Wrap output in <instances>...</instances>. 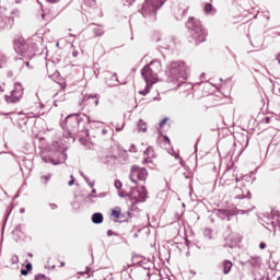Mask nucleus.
<instances>
[{
  "instance_id": "f257e3e1",
  "label": "nucleus",
  "mask_w": 280,
  "mask_h": 280,
  "mask_svg": "<svg viewBox=\"0 0 280 280\" xmlns=\"http://www.w3.org/2000/svg\"><path fill=\"white\" fill-rule=\"evenodd\" d=\"M61 128L65 130L63 135L67 139H79L82 145H86V138L89 137V130L86 129L84 119L78 114H71L66 117L61 122Z\"/></svg>"
},
{
  "instance_id": "f03ea898",
  "label": "nucleus",
  "mask_w": 280,
  "mask_h": 280,
  "mask_svg": "<svg viewBox=\"0 0 280 280\" xmlns=\"http://www.w3.org/2000/svg\"><path fill=\"white\" fill-rule=\"evenodd\" d=\"M191 70L184 61H173L171 62L165 71L166 82L168 84H176V82H180L183 80H187L189 78V73Z\"/></svg>"
},
{
  "instance_id": "7ed1b4c3",
  "label": "nucleus",
  "mask_w": 280,
  "mask_h": 280,
  "mask_svg": "<svg viewBox=\"0 0 280 280\" xmlns=\"http://www.w3.org/2000/svg\"><path fill=\"white\" fill-rule=\"evenodd\" d=\"M161 61L153 60L149 65L144 66L141 75L147 82V86L143 91H140V95H148L150 93V86L159 82V72L161 71Z\"/></svg>"
},
{
  "instance_id": "20e7f679",
  "label": "nucleus",
  "mask_w": 280,
  "mask_h": 280,
  "mask_svg": "<svg viewBox=\"0 0 280 280\" xmlns=\"http://www.w3.org/2000/svg\"><path fill=\"white\" fill-rule=\"evenodd\" d=\"M186 27L190 32V35L197 45H200V43H205V40H207V30L196 18H189L186 22Z\"/></svg>"
},
{
  "instance_id": "39448f33",
  "label": "nucleus",
  "mask_w": 280,
  "mask_h": 280,
  "mask_svg": "<svg viewBox=\"0 0 280 280\" xmlns=\"http://www.w3.org/2000/svg\"><path fill=\"white\" fill-rule=\"evenodd\" d=\"M51 158H43L44 163H52V165H60L67 161V153H65V148H60L58 142H55L51 148Z\"/></svg>"
},
{
  "instance_id": "423d86ee",
  "label": "nucleus",
  "mask_w": 280,
  "mask_h": 280,
  "mask_svg": "<svg viewBox=\"0 0 280 280\" xmlns=\"http://www.w3.org/2000/svg\"><path fill=\"white\" fill-rule=\"evenodd\" d=\"M165 1L167 0H145L142 4L140 13L142 16H144V19L148 16H156V11L163 8Z\"/></svg>"
},
{
  "instance_id": "0eeeda50",
  "label": "nucleus",
  "mask_w": 280,
  "mask_h": 280,
  "mask_svg": "<svg viewBox=\"0 0 280 280\" xmlns=\"http://www.w3.org/2000/svg\"><path fill=\"white\" fill-rule=\"evenodd\" d=\"M129 179L133 185H137L138 180L145 182L148 179V170L145 167L132 165L129 174Z\"/></svg>"
},
{
  "instance_id": "6e6552de",
  "label": "nucleus",
  "mask_w": 280,
  "mask_h": 280,
  "mask_svg": "<svg viewBox=\"0 0 280 280\" xmlns=\"http://www.w3.org/2000/svg\"><path fill=\"white\" fill-rule=\"evenodd\" d=\"M14 50L19 56H22V58H30L32 56L27 40L23 37H19L14 40Z\"/></svg>"
},
{
  "instance_id": "1a4fd4ad",
  "label": "nucleus",
  "mask_w": 280,
  "mask_h": 280,
  "mask_svg": "<svg viewBox=\"0 0 280 280\" xmlns=\"http://www.w3.org/2000/svg\"><path fill=\"white\" fill-rule=\"evenodd\" d=\"M23 85L21 83H15L11 94L5 95V102H8V104H19V102L23 100Z\"/></svg>"
},
{
  "instance_id": "9d476101",
  "label": "nucleus",
  "mask_w": 280,
  "mask_h": 280,
  "mask_svg": "<svg viewBox=\"0 0 280 280\" xmlns=\"http://www.w3.org/2000/svg\"><path fill=\"white\" fill-rule=\"evenodd\" d=\"M14 25V19L9 16L0 18V32H10Z\"/></svg>"
},
{
  "instance_id": "9b49d317",
  "label": "nucleus",
  "mask_w": 280,
  "mask_h": 280,
  "mask_svg": "<svg viewBox=\"0 0 280 280\" xmlns=\"http://www.w3.org/2000/svg\"><path fill=\"white\" fill-rule=\"evenodd\" d=\"M233 194H234V198H236V200H242V199H244V198H250V197H249V196H250V191L246 190L245 187L242 188V187H240V186H236V187L234 188ZM245 194H247V195H245Z\"/></svg>"
},
{
  "instance_id": "f8f14e48",
  "label": "nucleus",
  "mask_w": 280,
  "mask_h": 280,
  "mask_svg": "<svg viewBox=\"0 0 280 280\" xmlns=\"http://www.w3.org/2000/svg\"><path fill=\"white\" fill-rule=\"evenodd\" d=\"M143 192H131V199L136 200V202H145V187H142Z\"/></svg>"
},
{
  "instance_id": "ddd939ff",
  "label": "nucleus",
  "mask_w": 280,
  "mask_h": 280,
  "mask_svg": "<svg viewBox=\"0 0 280 280\" xmlns=\"http://www.w3.org/2000/svg\"><path fill=\"white\" fill-rule=\"evenodd\" d=\"M176 83L178 84L179 89L184 92L187 93L189 91H194V85L191 83H187L185 82V80L183 81H176Z\"/></svg>"
},
{
  "instance_id": "4468645a",
  "label": "nucleus",
  "mask_w": 280,
  "mask_h": 280,
  "mask_svg": "<svg viewBox=\"0 0 280 280\" xmlns=\"http://www.w3.org/2000/svg\"><path fill=\"white\" fill-rule=\"evenodd\" d=\"M83 102H89L90 104H94L95 106H98V104H100V95L98 94L85 95L83 97Z\"/></svg>"
},
{
  "instance_id": "2eb2a0df",
  "label": "nucleus",
  "mask_w": 280,
  "mask_h": 280,
  "mask_svg": "<svg viewBox=\"0 0 280 280\" xmlns=\"http://www.w3.org/2000/svg\"><path fill=\"white\" fill-rule=\"evenodd\" d=\"M215 214L218 215V218H220L221 220H231V212H229V210H223V209H219L215 211Z\"/></svg>"
},
{
  "instance_id": "dca6fc26",
  "label": "nucleus",
  "mask_w": 280,
  "mask_h": 280,
  "mask_svg": "<svg viewBox=\"0 0 280 280\" xmlns=\"http://www.w3.org/2000/svg\"><path fill=\"white\" fill-rule=\"evenodd\" d=\"M232 242L230 244H228V246L230 248H235V246H237V244H240V242H242V236H240V234H233L232 236H230V238Z\"/></svg>"
},
{
  "instance_id": "f3484780",
  "label": "nucleus",
  "mask_w": 280,
  "mask_h": 280,
  "mask_svg": "<svg viewBox=\"0 0 280 280\" xmlns=\"http://www.w3.org/2000/svg\"><path fill=\"white\" fill-rule=\"evenodd\" d=\"M93 224H102L104 222V215L101 212L92 214Z\"/></svg>"
},
{
  "instance_id": "a211bd4d",
  "label": "nucleus",
  "mask_w": 280,
  "mask_h": 280,
  "mask_svg": "<svg viewBox=\"0 0 280 280\" xmlns=\"http://www.w3.org/2000/svg\"><path fill=\"white\" fill-rule=\"evenodd\" d=\"M107 86H117L119 80L117 79V73H114L109 79L106 80Z\"/></svg>"
},
{
  "instance_id": "6ab92c4d",
  "label": "nucleus",
  "mask_w": 280,
  "mask_h": 280,
  "mask_svg": "<svg viewBox=\"0 0 280 280\" xmlns=\"http://www.w3.org/2000/svg\"><path fill=\"white\" fill-rule=\"evenodd\" d=\"M233 268V262L231 260L223 261V273L229 275Z\"/></svg>"
},
{
  "instance_id": "aec40b11",
  "label": "nucleus",
  "mask_w": 280,
  "mask_h": 280,
  "mask_svg": "<svg viewBox=\"0 0 280 280\" xmlns=\"http://www.w3.org/2000/svg\"><path fill=\"white\" fill-rule=\"evenodd\" d=\"M106 197V192H101L98 195H88L85 200L88 202H92L93 198H105Z\"/></svg>"
},
{
  "instance_id": "412c9836",
  "label": "nucleus",
  "mask_w": 280,
  "mask_h": 280,
  "mask_svg": "<svg viewBox=\"0 0 280 280\" xmlns=\"http://www.w3.org/2000/svg\"><path fill=\"white\" fill-rule=\"evenodd\" d=\"M138 130L140 132H147L148 131V125L143 120H139Z\"/></svg>"
},
{
  "instance_id": "4be33fe9",
  "label": "nucleus",
  "mask_w": 280,
  "mask_h": 280,
  "mask_svg": "<svg viewBox=\"0 0 280 280\" xmlns=\"http://www.w3.org/2000/svg\"><path fill=\"white\" fill-rule=\"evenodd\" d=\"M249 264H252V266L254 268H259V266H261V258L257 257V258H252L249 260Z\"/></svg>"
},
{
  "instance_id": "5701e85b",
  "label": "nucleus",
  "mask_w": 280,
  "mask_h": 280,
  "mask_svg": "<svg viewBox=\"0 0 280 280\" xmlns=\"http://www.w3.org/2000/svg\"><path fill=\"white\" fill-rule=\"evenodd\" d=\"M228 176H229V174L225 173V174L221 177V179H220V185H223V187L226 186V185H231V180H228V178H226Z\"/></svg>"
},
{
  "instance_id": "b1692460",
  "label": "nucleus",
  "mask_w": 280,
  "mask_h": 280,
  "mask_svg": "<svg viewBox=\"0 0 280 280\" xmlns=\"http://www.w3.org/2000/svg\"><path fill=\"white\" fill-rule=\"evenodd\" d=\"M120 215H121V209L120 208L117 207L112 211V217L116 218V220H119Z\"/></svg>"
},
{
  "instance_id": "393cba45",
  "label": "nucleus",
  "mask_w": 280,
  "mask_h": 280,
  "mask_svg": "<svg viewBox=\"0 0 280 280\" xmlns=\"http://www.w3.org/2000/svg\"><path fill=\"white\" fill-rule=\"evenodd\" d=\"M51 174H47V175H43L42 177H40V180H42V183L44 184V185H47V183H49V180H51Z\"/></svg>"
},
{
  "instance_id": "a878e982",
  "label": "nucleus",
  "mask_w": 280,
  "mask_h": 280,
  "mask_svg": "<svg viewBox=\"0 0 280 280\" xmlns=\"http://www.w3.org/2000/svg\"><path fill=\"white\" fill-rule=\"evenodd\" d=\"M5 62H8V57L0 52V69H3V65H5Z\"/></svg>"
},
{
  "instance_id": "bb28decb",
  "label": "nucleus",
  "mask_w": 280,
  "mask_h": 280,
  "mask_svg": "<svg viewBox=\"0 0 280 280\" xmlns=\"http://www.w3.org/2000/svg\"><path fill=\"white\" fill-rule=\"evenodd\" d=\"M213 232L211 231V229L207 228L205 231H203V235L205 237H208L209 240L212 238V234Z\"/></svg>"
},
{
  "instance_id": "cd10ccee",
  "label": "nucleus",
  "mask_w": 280,
  "mask_h": 280,
  "mask_svg": "<svg viewBox=\"0 0 280 280\" xmlns=\"http://www.w3.org/2000/svg\"><path fill=\"white\" fill-rule=\"evenodd\" d=\"M93 32L95 36H104V30H102V27H95Z\"/></svg>"
},
{
  "instance_id": "c85d7f7f",
  "label": "nucleus",
  "mask_w": 280,
  "mask_h": 280,
  "mask_svg": "<svg viewBox=\"0 0 280 280\" xmlns=\"http://www.w3.org/2000/svg\"><path fill=\"white\" fill-rule=\"evenodd\" d=\"M205 12H207V14H210V12H213V5L211 3H207L205 5Z\"/></svg>"
},
{
  "instance_id": "c756f323",
  "label": "nucleus",
  "mask_w": 280,
  "mask_h": 280,
  "mask_svg": "<svg viewBox=\"0 0 280 280\" xmlns=\"http://www.w3.org/2000/svg\"><path fill=\"white\" fill-rule=\"evenodd\" d=\"M154 153V149L152 148V147H149L145 151H144V154L147 155V156H150L151 154H153Z\"/></svg>"
},
{
  "instance_id": "7c9ffc66",
  "label": "nucleus",
  "mask_w": 280,
  "mask_h": 280,
  "mask_svg": "<svg viewBox=\"0 0 280 280\" xmlns=\"http://www.w3.org/2000/svg\"><path fill=\"white\" fill-rule=\"evenodd\" d=\"M71 47H72V49H73V51H72V56H73V58H78V50H75V46L73 45V44H71Z\"/></svg>"
},
{
  "instance_id": "2f4dec72",
  "label": "nucleus",
  "mask_w": 280,
  "mask_h": 280,
  "mask_svg": "<svg viewBox=\"0 0 280 280\" xmlns=\"http://www.w3.org/2000/svg\"><path fill=\"white\" fill-rule=\"evenodd\" d=\"M35 280H49V278L45 277L44 275H39L35 278Z\"/></svg>"
},
{
  "instance_id": "473e14b6",
  "label": "nucleus",
  "mask_w": 280,
  "mask_h": 280,
  "mask_svg": "<svg viewBox=\"0 0 280 280\" xmlns=\"http://www.w3.org/2000/svg\"><path fill=\"white\" fill-rule=\"evenodd\" d=\"M114 185L116 189H121V183L119 180H115Z\"/></svg>"
},
{
  "instance_id": "72a5a7b5",
  "label": "nucleus",
  "mask_w": 280,
  "mask_h": 280,
  "mask_svg": "<svg viewBox=\"0 0 280 280\" xmlns=\"http://www.w3.org/2000/svg\"><path fill=\"white\" fill-rule=\"evenodd\" d=\"M86 5H95V0H84Z\"/></svg>"
},
{
  "instance_id": "f704fd0d",
  "label": "nucleus",
  "mask_w": 280,
  "mask_h": 280,
  "mask_svg": "<svg viewBox=\"0 0 280 280\" xmlns=\"http://www.w3.org/2000/svg\"><path fill=\"white\" fill-rule=\"evenodd\" d=\"M129 152H137V147L135 144H131L129 147Z\"/></svg>"
},
{
  "instance_id": "c9c22d12",
  "label": "nucleus",
  "mask_w": 280,
  "mask_h": 280,
  "mask_svg": "<svg viewBox=\"0 0 280 280\" xmlns=\"http://www.w3.org/2000/svg\"><path fill=\"white\" fill-rule=\"evenodd\" d=\"M165 124H167V118H164V119L160 122V128H163V126H165Z\"/></svg>"
},
{
  "instance_id": "e433bc0d",
  "label": "nucleus",
  "mask_w": 280,
  "mask_h": 280,
  "mask_svg": "<svg viewBox=\"0 0 280 280\" xmlns=\"http://www.w3.org/2000/svg\"><path fill=\"white\" fill-rule=\"evenodd\" d=\"M89 272H91L90 267H86V271L85 272H79V275H82V277H84V275H89Z\"/></svg>"
},
{
  "instance_id": "4c0bfd02",
  "label": "nucleus",
  "mask_w": 280,
  "mask_h": 280,
  "mask_svg": "<svg viewBox=\"0 0 280 280\" xmlns=\"http://www.w3.org/2000/svg\"><path fill=\"white\" fill-rule=\"evenodd\" d=\"M71 180L68 183L69 187H71L73 185V183H75V179H73V175H71Z\"/></svg>"
},
{
  "instance_id": "58836bf2",
  "label": "nucleus",
  "mask_w": 280,
  "mask_h": 280,
  "mask_svg": "<svg viewBox=\"0 0 280 280\" xmlns=\"http://www.w3.org/2000/svg\"><path fill=\"white\" fill-rule=\"evenodd\" d=\"M259 248H260L261 250H264V249L266 248V243H260V244H259Z\"/></svg>"
},
{
  "instance_id": "ea45409f",
  "label": "nucleus",
  "mask_w": 280,
  "mask_h": 280,
  "mask_svg": "<svg viewBox=\"0 0 280 280\" xmlns=\"http://www.w3.org/2000/svg\"><path fill=\"white\" fill-rule=\"evenodd\" d=\"M50 209H58V205H56V203H50Z\"/></svg>"
},
{
  "instance_id": "a19ab883",
  "label": "nucleus",
  "mask_w": 280,
  "mask_h": 280,
  "mask_svg": "<svg viewBox=\"0 0 280 280\" xmlns=\"http://www.w3.org/2000/svg\"><path fill=\"white\" fill-rule=\"evenodd\" d=\"M88 185H89V187L93 188V187H95V182H89Z\"/></svg>"
},
{
  "instance_id": "79ce46f5",
  "label": "nucleus",
  "mask_w": 280,
  "mask_h": 280,
  "mask_svg": "<svg viewBox=\"0 0 280 280\" xmlns=\"http://www.w3.org/2000/svg\"><path fill=\"white\" fill-rule=\"evenodd\" d=\"M276 218L277 222H278V226H280V214H278L277 217H273Z\"/></svg>"
},
{
  "instance_id": "37998d69",
  "label": "nucleus",
  "mask_w": 280,
  "mask_h": 280,
  "mask_svg": "<svg viewBox=\"0 0 280 280\" xmlns=\"http://www.w3.org/2000/svg\"><path fill=\"white\" fill-rule=\"evenodd\" d=\"M113 234H114L113 230H108V231H107V236H108V237H112Z\"/></svg>"
},
{
  "instance_id": "c03bdc74",
  "label": "nucleus",
  "mask_w": 280,
  "mask_h": 280,
  "mask_svg": "<svg viewBox=\"0 0 280 280\" xmlns=\"http://www.w3.org/2000/svg\"><path fill=\"white\" fill-rule=\"evenodd\" d=\"M126 2L128 3V5H132L135 0H126Z\"/></svg>"
},
{
  "instance_id": "a18cd8bd",
  "label": "nucleus",
  "mask_w": 280,
  "mask_h": 280,
  "mask_svg": "<svg viewBox=\"0 0 280 280\" xmlns=\"http://www.w3.org/2000/svg\"><path fill=\"white\" fill-rule=\"evenodd\" d=\"M84 180L89 184L91 183V179L89 178V176H83Z\"/></svg>"
},
{
  "instance_id": "49530a36",
  "label": "nucleus",
  "mask_w": 280,
  "mask_h": 280,
  "mask_svg": "<svg viewBox=\"0 0 280 280\" xmlns=\"http://www.w3.org/2000/svg\"><path fill=\"white\" fill-rule=\"evenodd\" d=\"M48 3H58L60 0H47Z\"/></svg>"
},
{
  "instance_id": "de8ad7c7",
  "label": "nucleus",
  "mask_w": 280,
  "mask_h": 280,
  "mask_svg": "<svg viewBox=\"0 0 280 280\" xmlns=\"http://www.w3.org/2000/svg\"><path fill=\"white\" fill-rule=\"evenodd\" d=\"M89 124H102V121L89 120Z\"/></svg>"
},
{
  "instance_id": "09e8293b",
  "label": "nucleus",
  "mask_w": 280,
  "mask_h": 280,
  "mask_svg": "<svg viewBox=\"0 0 280 280\" xmlns=\"http://www.w3.org/2000/svg\"><path fill=\"white\" fill-rule=\"evenodd\" d=\"M21 275H23V276L27 275V270L22 269V270H21Z\"/></svg>"
},
{
  "instance_id": "8fccbe9b",
  "label": "nucleus",
  "mask_w": 280,
  "mask_h": 280,
  "mask_svg": "<svg viewBox=\"0 0 280 280\" xmlns=\"http://www.w3.org/2000/svg\"><path fill=\"white\" fill-rule=\"evenodd\" d=\"M102 135H108V130L107 129H102Z\"/></svg>"
},
{
  "instance_id": "3c124183",
  "label": "nucleus",
  "mask_w": 280,
  "mask_h": 280,
  "mask_svg": "<svg viewBox=\"0 0 280 280\" xmlns=\"http://www.w3.org/2000/svg\"><path fill=\"white\" fill-rule=\"evenodd\" d=\"M97 194V190L92 189V194H90V196H95Z\"/></svg>"
},
{
  "instance_id": "603ef678",
  "label": "nucleus",
  "mask_w": 280,
  "mask_h": 280,
  "mask_svg": "<svg viewBox=\"0 0 280 280\" xmlns=\"http://www.w3.org/2000/svg\"><path fill=\"white\" fill-rule=\"evenodd\" d=\"M79 174L82 176V178H84V176H86V175H84V172H82V171H79Z\"/></svg>"
},
{
  "instance_id": "864d4df0",
  "label": "nucleus",
  "mask_w": 280,
  "mask_h": 280,
  "mask_svg": "<svg viewBox=\"0 0 280 280\" xmlns=\"http://www.w3.org/2000/svg\"><path fill=\"white\" fill-rule=\"evenodd\" d=\"M26 268H27V270H30L32 268V264H27Z\"/></svg>"
},
{
  "instance_id": "5fc2aeb1",
  "label": "nucleus",
  "mask_w": 280,
  "mask_h": 280,
  "mask_svg": "<svg viewBox=\"0 0 280 280\" xmlns=\"http://www.w3.org/2000/svg\"><path fill=\"white\" fill-rule=\"evenodd\" d=\"M164 139L167 143H170V138L167 136H165Z\"/></svg>"
},
{
  "instance_id": "6e6d98bb",
  "label": "nucleus",
  "mask_w": 280,
  "mask_h": 280,
  "mask_svg": "<svg viewBox=\"0 0 280 280\" xmlns=\"http://www.w3.org/2000/svg\"><path fill=\"white\" fill-rule=\"evenodd\" d=\"M185 14H187V9L183 11L182 16H185Z\"/></svg>"
},
{
  "instance_id": "4d7b16f0",
  "label": "nucleus",
  "mask_w": 280,
  "mask_h": 280,
  "mask_svg": "<svg viewBox=\"0 0 280 280\" xmlns=\"http://www.w3.org/2000/svg\"><path fill=\"white\" fill-rule=\"evenodd\" d=\"M20 213H25V209H24V208H21V209H20Z\"/></svg>"
},
{
  "instance_id": "13d9d810",
  "label": "nucleus",
  "mask_w": 280,
  "mask_h": 280,
  "mask_svg": "<svg viewBox=\"0 0 280 280\" xmlns=\"http://www.w3.org/2000/svg\"><path fill=\"white\" fill-rule=\"evenodd\" d=\"M60 267H61V268H65V262H60Z\"/></svg>"
},
{
  "instance_id": "bf43d9fd",
  "label": "nucleus",
  "mask_w": 280,
  "mask_h": 280,
  "mask_svg": "<svg viewBox=\"0 0 280 280\" xmlns=\"http://www.w3.org/2000/svg\"><path fill=\"white\" fill-rule=\"evenodd\" d=\"M56 47H60V42H57V43H56Z\"/></svg>"
},
{
  "instance_id": "052dcab7",
  "label": "nucleus",
  "mask_w": 280,
  "mask_h": 280,
  "mask_svg": "<svg viewBox=\"0 0 280 280\" xmlns=\"http://www.w3.org/2000/svg\"><path fill=\"white\" fill-rule=\"evenodd\" d=\"M236 183H240V177H236Z\"/></svg>"
},
{
  "instance_id": "680f3d73",
  "label": "nucleus",
  "mask_w": 280,
  "mask_h": 280,
  "mask_svg": "<svg viewBox=\"0 0 280 280\" xmlns=\"http://www.w3.org/2000/svg\"><path fill=\"white\" fill-rule=\"evenodd\" d=\"M267 124H270V118H267Z\"/></svg>"
},
{
  "instance_id": "e2e57ef3",
  "label": "nucleus",
  "mask_w": 280,
  "mask_h": 280,
  "mask_svg": "<svg viewBox=\"0 0 280 280\" xmlns=\"http://www.w3.org/2000/svg\"><path fill=\"white\" fill-rule=\"evenodd\" d=\"M175 159H179L178 154H175Z\"/></svg>"
},
{
  "instance_id": "0e129e2a",
  "label": "nucleus",
  "mask_w": 280,
  "mask_h": 280,
  "mask_svg": "<svg viewBox=\"0 0 280 280\" xmlns=\"http://www.w3.org/2000/svg\"><path fill=\"white\" fill-rule=\"evenodd\" d=\"M180 165H183V160H179Z\"/></svg>"
},
{
  "instance_id": "69168bd1",
  "label": "nucleus",
  "mask_w": 280,
  "mask_h": 280,
  "mask_svg": "<svg viewBox=\"0 0 280 280\" xmlns=\"http://www.w3.org/2000/svg\"><path fill=\"white\" fill-rule=\"evenodd\" d=\"M26 67H30V62L28 61L26 62Z\"/></svg>"
},
{
  "instance_id": "338daca9",
  "label": "nucleus",
  "mask_w": 280,
  "mask_h": 280,
  "mask_svg": "<svg viewBox=\"0 0 280 280\" xmlns=\"http://www.w3.org/2000/svg\"><path fill=\"white\" fill-rule=\"evenodd\" d=\"M42 19H45V14H42Z\"/></svg>"
},
{
  "instance_id": "774afa93",
  "label": "nucleus",
  "mask_w": 280,
  "mask_h": 280,
  "mask_svg": "<svg viewBox=\"0 0 280 280\" xmlns=\"http://www.w3.org/2000/svg\"><path fill=\"white\" fill-rule=\"evenodd\" d=\"M278 280H280V277H278Z\"/></svg>"
}]
</instances>
